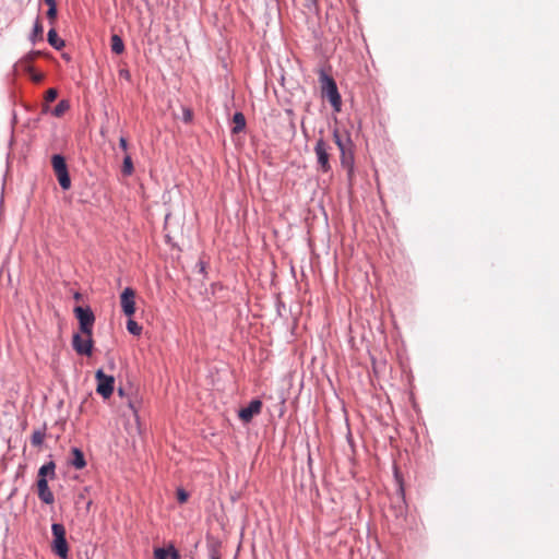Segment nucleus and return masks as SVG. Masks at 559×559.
Wrapping results in <instances>:
<instances>
[{
	"label": "nucleus",
	"mask_w": 559,
	"mask_h": 559,
	"mask_svg": "<svg viewBox=\"0 0 559 559\" xmlns=\"http://www.w3.org/2000/svg\"><path fill=\"white\" fill-rule=\"evenodd\" d=\"M262 402L260 400H252L247 407L239 411L238 416L243 423H249L251 419L261 413Z\"/></svg>",
	"instance_id": "6e6552de"
},
{
	"label": "nucleus",
	"mask_w": 559,
	"mask_h": 559,
	"mask_svg": "<svg viewBox=\"0 0 559 559\" xmlns=\"http://www.w3.org/2000/svg\"><path fill=\"white\" fill-rule=\"evenodd\" d=\"M129 406L133 409L134 413H136V411L131 402L129 403Z\"/></svg>",
	"instance_id": "f704fd0d"
},
{
	"label": "nucleus",
	"mask_w": 559,
	"mask_h": 559,
	"mask_svg": "<svg viewBox=\"0 0 559 559\" xmlns=\"http://www.w3.org/2000/svg\"><path fill=\"white\" fill-rule=\"evenodd\" d=\"M330 148V145L322 138L318 139L314 145V153L317 155L319 168L323 173H329L331 170Z\"/></svg>",
	"instance_id": "39448f33"
},
{
	"label": "nucleus",
	"mask_w": 559,
	"mask_h": 559,
	"mask_svg": "<svg viewBox=\"0 0 559 559\" xmlns=\"http://www.w3.org/2000/svg\"><path fill=\"white\" fill-rule=\"evenodd\" d=\"M95 379L97 381L96 392L102 395L103 399H109L114 392L115 378L99 369L95 373Z\"/></svg>",
	"instance_id": "20e7f679"
},
{
	"label": "nucleus",
	"mask_w": 559,
	"mask_h": 559,
	"mask_svg": "<svg viewBox=\"0 0 559 559\" xmlns=\"http://www.w3.org/2000/svg\"><path fill=\"white\" fill-rule=\"evenodd\" d=\"M211 559H221L217 555H212Z\"/></svg>",
	"instance_id": "c9c22d12"
},
{
	"label": "nucleus",
	"mask_w": 559,
	"mask_h": 559,
	"mask_svg": "<svg viewBox=\"0 0 559 559\" xmlns=\"http://www.w3.org/2000/svg\"><path fill=\"white\" fill-rule=\"evenodd\" d=\"M93 332L75 333L72 338V346L79 355L91 356L93 349Z\"/></svg>",
	"instance_id": "7ed1b4c3"
},
{
	"label": "nucleus",
	"mask_w": 559,
	"mask_h": 559,
	"mask_svg": "<svg viewBox=\"0 0 559 559\" xmlns=\"http://www.w3.org/2000/svg\"><path fill=\"white\" fill-rule=\"evenodd\" d=\"M199 266H200V272L201 273H204L205 272V265L202 261L199 262Z\"/></svg>",
	"instance_id": "473e14b6"
},
{
	"label": "nucleus",
	"mask_w": 559,
	"mask_h": 559,
	"mask_svg": "<svg viewBox=\"0 0 559 559\" xmlns=\"http://www.w3.org/2000/svg\"><path fill=\"white\" fill-rule=\"evenodd\" d=\"M43 33H44L43 24H41L40 20L37 19L34 24L33 33H32L29 39L33 43H35L36 40H43Z\"/></svg>",
	"instance_id": "6ab92c4d"
},
{
	"label": "nucleus",
	"mask_w": 559,
	"mask_h": 559,
	"mask_svg": "<svg viewBox=\"0 0 559 559\" xmlns=\"http://www.w3.org/2000/svg\"><path fill=\"white\" fill-rule=\"evenodd\" d=\"M119 145H120V147H121L123 151H127V148H128V142H127V139H126V138H120V140H119Z\"/></svg>",
	"instance_id": "c756f323"
},
{
	"label": "nucleus",
	"mask_w": 559,
	"mask_h": 559,
	"mask_svg": "<svg viewBox=\"0 0 559 559\" xmlns=\"http://www.w3.org/2000/svg\"><path fill=\"white\" fill-rule=\"evenodd\" d=\"M133 163L130 155H126L123 158L122 174L124 176H131L133 173Z\"/></svg>",
	"instance_id": "4be33fe9"
},
{
	"label": "nucleus",
	"mask_w": 559,
	"mask_h": 559,
	"mask_svg": "<svg viewBox=\"0 0 559 559\" xmlns=\"http://www.w3.org/2000/svg\"><path fill=\"white\" fill-rule=\"evenodd\" d=\"M127 330L129 333L139 336L142 333V326L132 319L127 322Z\"/></svg>",
	"instance_id": "b1692460"
},
{
	"label": "nucleus",
	"mask_w": 559,
	"mask_h": 559,
	"mask_svg": "<svg viewBox=\"0 0 559 559\" xmlns=\"http://www.w3.org/2000/svg\"><path fill=\"white\" fill-rule=\"evenodd\" d=\"M110 47H111V51L116 55H120L123 52L124 44H123L122 39L120 38V36L116 35V34L111 36Z\"/></svg>",
	"instance_id": "a211bd4d"
},
{
	"label": "nucleus",
	"mask_w": 559,
	"mask_h": 559,
	"mask_svg": "<svg viewBox=\"0 0 559 559\" xmlns=\"http://www.w3.org/2000/svg\"><path fill=\"white\" fill-rule=\"evenodd\" d=\"M37 493L39 499L46 504H52L55 501L53 493L49 489L48 481L45 478L37 480Z\"/></svg>",
	"instance_id": "1a4fd4ad"
},
{
	"label": "nucleus",
	"mask_w": 559,
	"mask_h": 559,
	"mask_svg": "<svg viewBox=\"0 0 559 559\" xmlns=\"http://www.w3.org/2000/svg\"><path fill=\"white\" fill-rule=\"evenodd\" d=\"M40 56H44V52L39 50L31 51L26 53L17 63V67H20L25 72H32L33 66L32 63Z\"/></svg>",
	"instance_id": "9d476101"
},
{
	"label": "nucleus",
	"mask_w": 559,
	"mask_h": 559,
	"mask_svg": "<svg viewBox=\"0 0 559 559\" xmlns=\"http://www.w3.org/2000/svg\"><path fill=\"white\" fill-rule=\"evenodd\" d=\"M74 299L75 300H80L81 299V294L80 293H75L74 294Z\"/></svg>",
	"instance_id": "72a5a7b5"
},
{
	"label": "nucleus",
	"mask_w": 559,
	"mask_h": 559,
	"mask_svg": "<svg viewBox=\"0 0 559 559\" xmlns=\"http://www.w3.org/2000/svg\"><path fill=\"white\" fill-rule=\"evenodd\" d=\"M155 559H177V554L175 550L169 551L164 548H157L154 551Z\"/></svg>",
	"instance_id": "412c9836"
},
{
	"label": "nucleus",
	"mask_w": 559,
	"mask_h": 559,
	"mask_svg": "<svg viewBox=\"0 0 559 559\" xmlns=\"http://www.w3.org/2000/svg\"><path fill=\"white\" fill-rule=\"evenodd\" d=\"M188 498H189V495H188V492H187L185 489L179 488V489L177 490V499H178V501H179L180 503H185V502H187V501H188Z\"/></svg>",
	"instance_id": "cd10ccee"
},
{
	"label": "nucleus",
	"mask_w": 559,
	"mask_h": 559,
	"mask_svg": "<svg viewBox=\"0 0 559 559\" xmlns=\"http://www.w3.org/2000/svg\"><path fill=\"white\" fill-rule=\"evenodd\" d=\"M53 540L51 544L52 551L61 559H66L69 554V546L66 539V528L60 523L51 525Z\"/></svg>",
	"instance_id": "f03ea898"
},
{
	"label": "nucleus",
	"mask_w": 559,
	"mask_h": 559,
	"mask_svg": "<svg viewBox=\"0 0 559 559\" xmlns=\"http://www.w3.org/2000/svg\"><path fill=\"white\" fill-rule=\"evenodd\" d=\"M69 108V103L67 100H61L52 110V115L55 117H61Z\"/></svg>",
	"instance_id": "393cba45"
},
{
	"label": "nucleus",
	"mask_w": 559,
	"mask_h": 559,
	"mask_svg": "<svg viewBox=\"0 0 559 559\" xmlns=\"http://www.w3.org/2000/svg\"><path fill=\"white\" fill-rule=\"evenodd\" d=\"M45 3L48 5V9L49 8H57V2L56 0H44Z\"/></svg>",
	"instance_id": "2f4dec72"
},
{
	"label": "nucleus",
	"mask_w": 559,
	"mask_h": 559,
	"mask_svg": "<svg viewBox=\"0 0 559 559\" xmlns=\"http://www.w3.org/2000/svg\"><path fill=\"white\" fill-rule=\"evenodd\" d=\"M120 305L122 312L127 317H132L135 312V290L131 287H127L120 295Z\"/></svg>",
	"instance_id": "0eeeda50"
},
{
	"label": "nucleus",
	"mask_w": 559,
	"mask_h": 559,
	"mask_svg": "<svg viewBox=\"0 0 559 559\" xmlns=\"http://www.w3.org/2000/svg\"><path fill=\"white\" fill-rule=\"evenodd\" d=\"M56 177H57V180H58L60 187L63 190H69L71 188V179H70L68 170L63 171V173L56 174Z\"/></svg>",
	"instance_id": "aec40b11"
},
{
	"label": "nucleus",
	"mask_w": 559,
	"mask_h": 559,
	"mask_svg": "<svg viewBox=\"0 0 559 559\" xmlns=\"http://www.w3.org/2000/svg\"><path fill=\"white\" fill-rule=\"evenodd\" d=\"M341 162L343 166L352 168L353 155L350 147L341 152Z\"/></svg>",
	"instance_id": "5701e85b"
},
{
	"label": "nucleus",
	"mask_w": 559,
	"mask_h": 559,
	"mask_svg": "<svg viewBox=\"0 0 559 559\" xmlns=\"http://www.w3.org/2000/svg\"><path fill=\"white\" fill-rule=\"evenodd\" d=\"M75 318L79 320L80 331L82 333L93 332V325L95 322V316L91 308L75 307Z\"/></svg>",
	"instance_id": "423d86ee"
},
{
	"label": "nucleus",
	"mask_w": 559,
	"mask_h": 559,
	"mask_svg": "<svg viewBox=\"0 0 559 559\" xmlns=\"http://www.w3.org/2000/svg\"><path fill=\"white\" fill-rule=\"evenodd\" d=\"M55 469H56V464L52 461L44 464L38 471V478L46 479L47 476H49L50 478H55L56 477Z\"/></svg>",
	"instance_id": "dca6fc26"
},
{
	"label": "nucleus",
	"mask_w": 559,
	"mask_h": 559,
	"mask_svg": "<svg viewBox=\"0 0 559 559\" xmlns=\"http://www.w3.org/2000/svg\"><path fill=\"white\" fill-rule=\"evenodd\" d=\"M57 8H49L47 11V17L51 24V26L55 25L56 19H57Z\"/></svg>",
	"instance_id": "bb28decb"
},
{
	"label": "nucleus",
	"mask_w": 559,
	"mask_h": 559,
	"mask_svg": "<svg viewBox=\"0 0 559 559\" xmlns=\"http://www.w3.org/2000/svg\"><path fill=\"white\" fill-rule=\"evenodd\" d=\"M51 165L55 175L68 170L64 157L59 154H56L51 157Z\"/></svg>",
	"instance_id": "2eb2a0df"
},
{
	"label": "nucleus",
	"mask_w": 559,
	"mask_h": 559,
	"mask_svg": "<svg viewBox=\"0 0 559 559\" xmlns=\"http://www.w3.org/2000/svg\"><path fill=\"white\" fill-rule=\"evenodd\" d=\"M185 120L188 122L192 119V112L189 109H186L183 112Z\"/></svg>",
	"instance_id": "7c9ffc66"
},
{
	"label": "nucleus",
	"mask_w": 559,
	"mask_h": 559,
	"mask_svg": "<svg viewBox=\"0 0 559 559\" xmlns=\"http://www.w3.org/2000/svg\"><path fill=\"white\" fill-rule=\"evenodd\" d=\"M320 83L322 96L330 102L335 111H341L342 99L334 79L321 70Z\"/></svg>",
	"instance_id": "f257e3e1"
},
{
	"label": "nucleus",
	"mask_w": 559,
	"mask_h": 559,
	"mask_svg": "<svg viewBox=\"0 0 559 559\" xmlns=\"http://www.w3.org/2000/svg\"><path fill=\"white\" fill-rule=\"evenodd\" d=\"M233 123H234V127L231 129L233 133L236 134V133L243 131V129L246 128V118H245L243 114L236 112L233 117Z\"/></svg>",
	"instance_id": "f3484780"
},
{
	"label": "nucleus",
	"mask_w": 559,
	"mask_h": 559,
	"mask_svg": "<svg viewBox=\"0 0 559 559\" xmlns=\"http://www.w3.org/2000/svg\"><path fill=\"white\" fill-rule=\"evenodd\" d=\"M333 139L341 152L344 150H348L352 145L349 136L346 134H341V132L337 129L333 131Z\"/></svg>",
	"instance_id": "9b49d317"
},
{
	"label": "nucleus",
	"mask_w": 559,
	"mask_h": 559,
	"mask_svg": "<svg viewBox=\"0 0 559 559\" xmlns=\"http://www.w3.org/2000/svg\"><path fill=\"white\" fill-rule=\"evenodd\" d=\"M47 40L48 43L57 50H60L64 47V40L59 38L56 29L53 26H51V28L49 29L48 32V35H47Z\"/></svg>",
	"instance_id": "4468645a"
},
{
	"label": "nucleus",
	"mask_w": 559,
	"mask_h": 559,
	"mask_svg": "<svg viewBox=\"0 0 559 559\" xmlns=\"http://www.w3.org/2000/svg\"><path fill=\"white\" fill-rule=\"evenodd\" d=\"M71 453H72V459L70 461V464L73 467H75L76 469L84 468L86 465V462H85L83 452L78 448H73L71 450Z\"/></svg>",
	"instance_id": "f8f14e48"
},
{
	"label": "nucleus",
	"mask_w": 559,
	"mask_h": 559,
	"mask_svg": "<svg viewBox=\"0 0 559 559\" xmlns=\"http://www.w3.org/2000/svg\"><path fill=\"white\" fill-rule=\"evenodd\" d=\"M29 75H31V79L35 82V83H39L44 80V74L43 73H38V72H35L34 70L32 72H27Z\"/></svg>",
	"instance_id": "c85d7f7f"
},
{
	"label": "nucleus",
	"mask_w": 559,
	"mask_h": 559,
	"mask_svg": "<svg viewBox=\"0 0 559 559\" xmlns=\"http://www.w3.org/2000/svg\"><path fill=\"white\" fill-rule=\"evenodd\" d=\"M46 439V427L36 429L31 436V444L34 448L40 449Z\"/></svg>",
	"instance_id": "ddd939ff"
},
{
	"label": "nucleus",
	"mask_w": 559,
	"mask_h": 559,
	"mask_svg": "<svg viewBox=\"0 0 559 559\" xmlns=\"http://www.w3.org/2000/svg\"><path fill=\"white\" fill-rule=\"evenodd\" d=\"M58 96V92L56 88H49L46 93H45V100L46 103H51L53 102Z\"/></svg>",
	"instance_id": "a878e982"
}]
</instances>
